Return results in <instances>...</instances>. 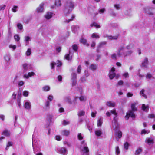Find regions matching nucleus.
Returning a JSON list of instances; mask_svg holds the SVG:
<instances>
[{"instance_id":"nucleus-1","label":"nucleus","mask_w":155,"mask_h":155,"mask_svg":"<svg viewBox=\"0 0 155 155\" xmlns=\"http://www.w3.org/2000/svg\"><path fill=\"white\" fill-rule=\"evenodd\" d=\"M133 47L132 45H130L127 46L126 48H124L123 46L120 47L117 53V56L118 57H125L127 56H129L132 53V51L130 50L127 51V52L125 53V52L127 51V50L131 49Z\"/></svg>"},{"instance_id":"nucleus-2","label":"nucleus","mask_w":155,"mask_h":155,"mask_svg":"<svg viewBox=\"0 0 155 155\" xmlns=\"http://www.w3.org/2000/svg\"><path fill=\"white\" fill-rule=\"evenodd\" d=\"M74 5L71 0H68L65 2L64 5L63 12L64 14L67 15L74 9Z\"/></svg>"},{"instance_id":"nucleus-3","label":"nucleus","mask_w":155,"mask_h":155,"mask_svg":"<svg viewBox=\"0 0 155 155\" xmlns=\"http://www.w3.org/2000/svg\"><path fill=\"white\" fill-rule=\"evenodd\" d=\"M114 115L113 120L112 121V128L114 130H116L119 127V124L117 122V113L116 112L115 109L113 110L110 111V112L107 111L106 113V115L107 116H110L111 115V113Z\"/></svg>"},{"instance_id":"nucleus-4","label":"nucleus","mask_w":155,"mask_h":155,"mask_svg":"<svg viewBox=\"0 0 155 155\" xmlns=\"http://www.w3.org/2000/svg\"><path fill=\"white\" fill-rule=\"evenodd\" d=\"M135 106V104L134 103L131 104V108L132 111H129L127 113L125 117L126 119L128 120L129 117H131L133 119L135 118V115L133 112V111H136L137 110V109Z\"/></svg>"},{"instance_id":"nucleus-5","label":"nucleus","mask_w":155,"mask_h":155,"mask_svg":"<svg viewBox=\"0 0 155 155\" xmlns=\"http://www.w3.org/2000/svg\"><path fill=\"white\" fill-rule=\"evenodd\" d=\"M35 137L34 134L33 135L32 137V147L34 153L36 155H43V154L41 152H39L40 150L37 148L35 149V146L36 145L37 142L35 141Z\"/></svg>"},{"instance_id":"nucleus-6","label":"nucleus","mask_w":155,"mask_h":155,"mask_svg":"<svg viewBox=\"0 0 155 155\" xmlns=\"http://www.w3.org/2000/svg\"><path fill=\"white\" fill-rule=\"evenodd\" d=\"M80 149L83 153H87L89 152V150L87 146V143L83 140L81 142L80 147Z\"/></svg>"},{"instance_id":"nucleus-7","label":"nucleus","mask_w":155,"mask_h":155,"mask_svg":"<svg viewBox=\"0 0 155 155\" xmlns=\"http://www.w3.org/2000/svg\"><path fill=\"white\" fill-rule=\"evenodd\" d=\"M115 71V69L114 67H112L110 72L109 77L110 79H112L115 77H116L117 79L119 77V75H116L114 71Z\"/></svg>"},{"instance_id":"nucleus-8","label":"nucleus","mask_w":155,"mask_h":155,"mask_svg":"<svg viewBox=\"0 0 155 155\" xmlns=\"http://www.w3.org/2000/svg\"><path fill=\"white\" fill-rule=\"evenodd\" d=\"M144 12L149 15H153L154 13L152 11V9L150 7H147L143 8Z\"/></svg>"},{"instance_id":"nucleus-9","label":"nucleus","mask_w":155,"mask_h":155,"mask_svg":"<svg viewBox=\"0 0 155 155\" xmlns=\"http://www.w3.org/2000/svg\"><path fill=\"white\" fill-rule=\"evenodd\" d=\"M58 153L63 155L67 154L68 152L66 149L64 147H62L58 149Z\"/></svg>"},{"instance_id":"nucleus-10","label":"nucleus","mask_w":155,"mask_h":155,"mask_svg":"<svg viewBox=\"0 0 155 155\" xmlns=\"http://www.w3.org/2000/svg\"><path fill=\"white\" fill-rule=\"evenodd\" d=\"M154 139L152 137L147 138L146 139L145 142L148 145L152 146L154 143Z\"/></svg>"},{"instance_id":"nucleus-11","label":"nucleus","mask_w":155,"mask_h":155,"mask_svg":"<svg viewBox=\"0 0 155 155\" xmlns=\"http://www.w3.org/2000/svg\"><path fill=\"white\" fill-rule=\"evenodd\" d=\"M148 59L147 58H145L142 62L141 67L143 68H147L148 67Z\"/></svg>"},{"instance_id":"nucleus-12","label":"nucleus","mask_w":155,"mask_h":155,"mask_svg":"<svg viewBox=\"0 0 155 155\" xmlns=\"http://www.w3.org/2000/svg\"><path fill=\"white\" fill-rule=\"evenodd\" d=\"M22 66L23 68V72H25L29 70L31 68V65L30 64L27 63H24L22 64Z\"/></svg>"},{"instance_id":"nucleus-13","label":"nucleus","mask_w":155,"mask_h":155,"mask_svg":"<svg viewBox=\"0 0 155 155\" xmlns=\"http://www.w3.org/2000/svg\"><path fill=\"white\" fill-rule=\"evenodd\" d=\"M44 4L41 3V4L37 8L36 11L38 13H42L44 12Z\"/></svg>"},{"instance_id":"nucleus-14","label":"nucleus","mask_w":155,"mask_h":155,"mask_svg":"<svg viewBox=\"0 0 155 155\" xmlns=\"http://www.w3.org/2000/svg\"><path fill=\"white\" fill-rule=\"evenodd\" d=\"M71 76L72 85L74 86L76 84V74L75 73H73L71 74Z\"/></svg>"},{"instance_id":"nucleus-15","label":"nucleus","mask_w":155,"mask_h":155,"mask_svg":"<svg viewBox=\"0 0 155 155\" xmlns=\"http://www.w3.org/2000/svg\"><path fill=\"white\" fill-rule=\"evenodd\" d=\"M51 68L52 69H54V66L55 65H56L57 67H59L61 66L62 65V63L61 62L58 60L57 61L56 63L54 62H52L51 64Z\"/></svg>"},{"instance_id":"nucleus-16","label":"nucleus","mask_w":155,"mask_h":155,"mask_svg":"<svg viewBox=\"0 0 155 155\" xmlns=\"http://www.w3.org/2000/svg\"><path fill=\"white\" fill-rule=\"evenodd\" d=\"M35 73L33 72H31L28 73H25L23 75V78H25L28 79L29 78L34 76Z\"/></svg>"},{"instance_id":"nucleus-17","label":"nucleus","mask_w":155,"mask_h":155,"mask_svg":"<svg viewBox=\"0 0 155 155\" xmlns=\"http://www.w3.org/2000/svg\"><path fill=\"white\" fill-rule=\"evenodd\" d=\"M24 107L26 109L30 110L31 109V103L29 101L25 102L24 105Z\"/></svg>"},{"instance_id":"nucleus-18","label":"nucleus","mask_w":155,"mask_h":155,"mask_svg":"<svg viewBox=\"0 0 155 155\" xmlns=\"http://www.w3.org/2000/svg\"><path fill=\"white\" fill-rule=\"evenodd\" d=\"M146 78L147 79H148L149 80H155V78L153 77L152 75L150 73H148L146 74Z\"/></svg>"},{"instance_id":"nucleus-19","label":"nucleus","mask_w":155,"mask_h":155,"mask_svg":"<svg viewBox=\"0 0 155 155\" xmlns=\"http://www.w3.org/2000/svg\"><path fill=\"white\" fill-rule=\"evenodd\" d=\"M84 73L85 75L83 76V77L81 78V81L82 82L85 81H86L85 78L88 77L89 75V74L87 71L85 70L84 71Z\"/></svg>"},{"instance_id":"nucleus-20","label":"nucleus","mask_w":155,"mask_h":155,"mask_svg":"<svg viewBox=\"0 0 155 155\" xmlns=\"http://www.w3.org/2000/svg\"><path fill=\"white\" fill-rule=\"evenodd\" d=\"M106 104L110 107H114L116 105V104L114 102L110 101L106 102Z\"/></svg>"},{"instance_id":"nucleus-21","label":"nucleus","mask_w":155,"mask_h":155,"mask_svg":"<svg viewBox=\"0 0 155 155\" xmlns=\"http://www.w3.org/2000/svg\"><path fill=\"white\" fill-rule=\"evenodd\" d=\"M70 132L69 130H64L61 131V134L63 136H68L70 134Z\"/></svg>"},{"instance_id":"nucleus-22","label":"nucleus","mask_w":155,"mask_h":155,"mask_svg":"<svg viewBox=\"0 0 155 155\" xmlns=\"http://www.w3.org/2000/svg\"><path fill=\"white\" fill-rule=\"evenodd\" d=\"M53 14V13L48 12L45 14L44 16L46 19H49L52 17Z\"/></svg>"},{"instance_id":"nucleus-23","label":"nucleus","mask_w":155,"mask_h":155,"mask_svg":"<svg viewBox=\"0 0 155 155\" xmlns=\"http://www.w3.org/2000/svg\"><path fill=\"white\" fill-rule=\"evenodd\" d=\"M71 18H69L66 19L64 21V23H68L70 21H72L74 18V16L73 15L70 14L69 15Z\"/></svg>"},{"instance_id":"nucleus-24","label":"nucleus","mask_w":155,"mask_h":155,"mask_svg":"<svg viewBox=\"0 0 155 155\" xmlns=\"http://www.w3.org/2000/svg\"><path fill=\"white\" fill-rule=\"evenodd\" d=\"M142 109L144 111L147 112L149 111V106L148 105H146L144 104H143L142 106Z\"/></svg>"},{"instance_id":"nucleus-25","label":"nucleus","mask_w":155,"mask_h":155,"mask_svg":"<svg viewBox=\"0 0 155 155\" xmlns=\"http://www.w3.org/2000/svg\"><path fill=\"white\" fill-rule=\"evenodd\" d=\"M80 42L81 43H82L84 45H86L87 46L89 45V44L87 42V40L83 38H82L80 40Z\"/></svg>"},{"instance_id":"nucleus-26","label":"nucleus","mask_w":155,"mask_h":155,"mask_svg":"<svg viewBox=\"0 0 155 155\" xmlns=\"http://www.w3.org/2000/svg\"><path fill=\"white\" fill-rule=\"evenodd\" d=\"M21 98V94H18L17 96V103L18 107H21L20 100Z\"/></svg>"},{"instance_id":"nucleus-27","label":"nucleus","mask_w":155,"mask_h":155,"mask_svg":"<svg viewBox=\"0 0 155 155\" xmlns=\"http://www.w3.org/2000/svg\"><path fill=\"white\" fill-rule=\"evenodd\" d=\"M4 59L6 62H9L10 59V54L9 53L6 54L4 56Z\"/></svg>"},{"instance_id":"nucleus-28","label":"nucleus","mask_w":155,"mask_h":155,"mask_svg":"<svg viewBox=\"0 0 155 155\" xmlns=\"http://www.w3.org/2000/svg\"><path fill=\"white\" fill-rule=\"evenodd\" d=\"M95 133L97 137L100 136L102 134V130L101 129L97 130L95 131Z\"/></svg>"},{"instance_id":"nucleus-29","label":"nucleus","mask_w":155,"mask_h":155,"mask_svg":"<svg viewBox=\"0 0 155 155\" xmlns=\"http://www.w3.org/2000/svg\"><path fill=\"white\" fill-rule=\"evenodd\" d=\"M103 122V118L102 117L99 118L97 122V125L98 127L101 126Z\"/></svg>"},{"instance_id":"nucleus-30","label":"nucleus","mask_w":155,"mask_h":155,"mask_svg":"<svg viewBox=\"0 0 155 155\" xmlns=\"http://www.w3.org/2000/svg\"><path fill=\"white\" fill-rule=\"evenodd\" d=\"M90 26L92 27L94 26L96 28H100V25L98 23L95 22H94L91 24Z\"/></svg>"},{"instance_id":"nucleus-31","label":"nucleus","mask_w":155,"mask_h":155,"mask_svg":"<svg viewBox=\"0 0 155 155\" xmlns=\"http://www.w3.org/2000/svg\"><path fill=\"white\" fill-rule=\"evenodd\" d=\"M50 89V86L48 85L42 87V90L45 92L48 91Z\"/></svg>"},{"instance_id":"nucleus-32","label":"nucleus","mask_w":155,"mask_h":155,"mask_svg":"<svg viewBox=\"0 0 155 155\" xmlns=\"http://www.w3.org/2000/svg\"><path fill=\"white\" fill-rule=\"evenodd\" d=\"M140 69L138 70L137 73V75L141 79L144 77V75L140 74Z\"/></svg>"},{"instance_id":"nucleus-33","label":"nucleus","mask_w":155,"mask_h":155,"mask_svg":"<svg viewBox=\"0 0 155 155\" xmlns=\"http://www.w3.org/2000/svg\"><path fill=\"white\" fill-rule=\"evenodd\" d=\"M106 42H101L98 45L97 50V51L98 52H99V48L102 47L103 45H105L106 44Z\"/></svg>"},{"instance_id":"nucleus-34","label":"nucleus","mask_w":155,"mask_h":155,"mask_svg":"<svg viewBox=\"0 0 155 155\" xmlns=\"http://www.w3.org/2000/svg\"><path fill=\"white\" fill-rule=\"evenodd\" d=\"M150 132L149 130H145V129H143L141 131V134H149Z\"/></svg>"},{"instance_id":"nucleus-35","label":"nucleus","mask_w":155,"mask_h":155,"mask_svg":"<svg viewBox=\"0 0 155 155\" xmlns=\"http://www.w3.org/2000/svg\"><path fill=\"white\" fill-rule=\"evenodd\" d=\"M142 151V149L141 148H139L137 149L135 152L136 155L139 154Z\"/></svg>"},{"instance_id":"nucleus-36","label":"nucleus","mask_w":155,"mask_h":155,"mask_svg":"<svg viewBox=\"0 0 155 155\" xmlns=\"http://www.w3.org/2000/svg\"><path fill=\"white\" fill-rule=\"evenodd\" d=\"M89 68L93 71H94L96 70L97 66L95 65L92 64L90 66Z\"/></svg>"},{"instance_id":"nucleus-37","label":"nucleus","mask_w":155,"mask_h":155,"mask_svg":"<svg viewBox=\"0 0 155 155\" xmlns=\"http://www.w3.org/2000/svg\"><path fill=\"white\" fill-rule=\"evenodd\" d=\"M55 5L57 7L60 6L61 5L60 0H56L55 3Z\"/></svg>"},{"instance_id":"nucleus-38","label":"nucleus","mask_w":155,"mask_h":155,"mask_svg":"<svg viewBox=\"0 0 155 155\" xmlns=\"http://www.w3.org/2000/svg\"><path fill=\"white\" fill-rule=\"evenodd\" d=\"M45 109L46 110H48L50 108V102L47 101H46V102L45 103Z\"/></svg>"},{"instance_id":"nucleus-39","label":"nucleus","mask_w":155,"mask_h":155,"mask_svg":"<svg viewBox=\"0 0 155 155\" xmlns=\"http://www.w3.org/2000/svg\"><path fill=\"white\" fill-rule=\"evenodd\" d=\"M18 6L14 5L12 8V11L14 12H16L18 10Z\"/></svg>"},{"instance_id":"nucleus-40","label":"nucleus","mask_w":155,"mask_h":155,"mask_svg":"<svg viewBox=\"0 0 155 155\" xmlns=\"http://www.w3.org/2000/svg\"><path fill=\"white\" fill-rule=\"evenodd\" d=\"M2 134L6 136H8L10 135V133L8 131L5 130L2 132Z\"/></svg>"},{"instance_id":"nucleus-41","label":"nucleus","mask_w":155,"mask_h":155,"mask_svg":"<svg viewBox=\"0 0 155 155\" xmlns=\"http://www.w3.org/2000/svg\"><path fill=\"white\" fill-rule=\"evenodd\" d=\"M31 53V49L30 48H28L25 52V54L27 56H30Z\"/></svg>"},{"instance_id":"nucleus-42","label":"nucleus","mask_w":155,"mask_h":155,"mask_svg":"<svg viewBox=\"0 0 155 155\" xmlns=\"http://www.w3.org/2000/svg\"><path fill=\"white\" fill-rule=\"evenodd\" d=\"M120 151L118 146H117L115 147V154L116 155H118L120 154Z\"/></svg>"},{"instance_id":"nucleus-43","label":"nucleus","mask_w":155,"mask_h":155,"mask_svg":"<svg viewBox=\"0 0 155 155\" xmlns=\"http://www.w3.org/2000/svg\"><path fill=\"white\" fill-rule=\"evenodd\" d=\"M64 100L66 102L71 103V100L69 96H67L64 98Z\"/></svg>"},{"instance_id":"nucleus-44","label":"nucleus","mask_w":155,"mask_h":155,"mask_svg":"<svg viewBox=\"0 0 155 155\" xmlns=\"http://www.w3.org/2000/svg\"><path fill=\"white\" fill-rule=\"evenodd\" d=\"M114 7L117 10H119L121 7L120 5L119 4H114Z\"/></svg>"},{"instance_id":"nucleus-45","label":"nucleus","mask_w":155,"mask_h":155,"mask_svg":"<svg viewBox=\"0 0 155 155\" xmlns=\"http://www.w3.org/2000/svg\"><path fill=\"white\" fill-rule=\"evenodd\" d=\"M117 137L119 138H120L122 136V133L120 131H118L117 133L116 134Z\"/></svg>"},{"instance_id":"nucleus-46","label":"nucleus","mask_w":155,"mask_h":155,"mask_svg":"<svg viewBox=\"0 0 155 155\" xmlns=\"http://www.w3.org/2000/svg\"><path fill=\"white\" fill-rule=\"evenodd\" d=\"M91 37L93 38H99V35L96 33H94L93 34Z\"/></svg>"},{"instance_id":"nucleus-47","label":"nucleus","mask_w":155,"mask_h":155,"mask_svg":"<svg viewBox=\"0 0 155 155\" xmlns=\"http://www.w3.org/2000/svg\"><path fill=\"white\" fill-rule=\"evenodd\" d=\"M144 90L143 89H142L141 91H140V95L144 97L145 98H147V96L145 94H144Z\"/></svg>"},{"instance_id":"nucleus-48","label":"nucleus","mask_w":155,"mask_h":155,"mask_svg":"<svg viewBox=\"0 0 155 155\" xmlns=\"http://www.w3.org/2000/svg\"><path fill=\"white\" fill-rule=\"evenodd\" d=\"M14 38L15 41L17 42L20 39V38L18 35H15Z\"/></svg>"},{"instance_id":"nucleus-49","label":"nucleus","mask_w":155,"mask_h":155,"mask_svg":"<svg viewBox=\"0 0 155 155\" xmlns=\"http://www.w3.org/2000/svg\"><path fill=\"white\" fill-rule=\"evenodd\" d=\"M109 12L112 16H116V13L111 9H109Z\"/></svg>"},{"instance_id":"nucleus-50","label":"nucleus","mask_w":155,"mask_h":155,"mask_svg":"<svg viewBox=\"0 0 155 155\" xmlns=\"http://www.w3.org/2000/svg\"><path fill=\"white\" fill-rule=\"evenodd\" d=\"M70 51H69V54H66L65 56V58L66 60H70L71 59V57H70Z\"/></svg>"},{"instance_id":"nucleus-51","label":"nucleus","mask_w":155,"mask_h":155,"mask_svg":"<svg viewBox=\"0 0 155 155\" xmlns=\"http://www.w3.org/2000/svg\"><path fill=\"white\" fill-rule=\"evenodd\" d=\"M118 38V36H108V38L109 39H117Z\"/></svg>"},{"instance_id":"nucleus-52","label":"nucleus","mask_w":155,"mask_h":155,"mask_svg":"<svg viewBox=\"0 0 155 155\" xmlns=\"http://www.w3.org/2000/svg\"><path fill=\"white\" fill-rule=\"evenodd\" d=\"M85 113V112L84 111L81 110L78 112V115L79 117L82 116L84 115Z\"/></svg>"},{"instance_id":"nucleus-53","label":"nucleus","mask_w":155,"mask_h":155,"mask_svg":"<svg viewBox=\"0 0 155 155\" xmlns=\"http://www.w3.org/2000/svg\"><path fill=\"white\" fill-rule=\"evenodd\" d=\"M12 145V142H10V141L8 142L7 144V146H6V150L8 149L9 148V147L10 146H11Z\"/></svg>"},{"instance_id":"nucleus-54","label":"nucleus","mask_w":155,"mask_h":155,"mask_svg":"<svg viewBox=\"0 0 155 155\" xmlns=\"http://www.w3.org/2000/svg\"><path fill=\"white\" fill-rule=\"evenodd\" d=\"M18 85L19 86H21L25 84L24 82L23 81H20L18 82Z\"/></svg>"},{"instance_id":"nucleus-55","label":"nucleus","mask_w":155,"mask_h":155,"mask_svg":"<svg viewBox=\"0 0 155 155\" xmlns=\"http://www.w3.org/2000/svg\"><path fill=\"white\" fill-rule=\"evenodd\" d=\"M79 100L81 101L84 102L86 100V97L83 96H81L79 97Z\"/></svg>"},{"instance_id":"nucleus-56","label":"nucleus","mask_w":155,"mask_h":155,"mask_svg":"<svg viewBox=\"0 0 155 155\" xmlns=\"http://www.w3.org/2000/svg\"><path fill=\"white\" fill-rule=\"evenodd\" d=\"M149 118L152 119L155 118V115L154 114H149L148 116Z\"/></svg>"},{"instance_id":"nucleus-57","label":"nucleus","mask_w":155,"mask_h":155,"mask_svg":"<svg viewBox=\"0 0 155 155\" xmlns=\"http://www.w3.org/2000/svg\"><path fill=\"white\" fill-rule=\"evenodd\" d=\"M78 138L79 140H82L83 138V136L81 133H78Z\"/></svg>"},{"instance_id":"nucleus-58","label":"nucleus","mask_w":155,"mask_h":155,"mask_svg":"<svg viewBox=\"0 0 155 155\" xmlns=\"http://www.w3.org/2000/svg\"><path fill=\"white\" fill-rule=\"evenodd\" d=\"M30 40V38L28 36H26L25 37V41L26 42V45L28 43V41Z\"/></svg>"},{"instance_id":"nucleus-59","label":"nucleus","mask_w":155,"mask_h":155,"mask_svg":"<svg viewBox=\"0 0 155 155\" xmlns=\"http://www.w3.org/2000/svg\"><path fill=\"white\" fill-rule=\"evenodd\" d=\"M6 7L5 5H0V11L4 10Z\"/></svg>"},{"instance_id":"nucleus-60","label":"nucleus","mask_w":155,"mask_h":155,"mask_svg":"<svg viewBox=\"0 0 155 155\" xmlns=\"http://www.w3.org/2000/svg\"><path fill=\"white\" fill-rule=\"evenodd\" d=\"M9 47L10 48H12L14 50L16 49V46L15 45L11 44L9 45Z\"/></svg>"},{"instance_id":"nucleus-61","label":"nucleus","mask_w":155,"mask_h":155,"mask_svg":"<svg viewBox=\"0 0 155 155\" xmlns=\"http://www.w3.org/2000/svg\"><path fill=\"white\" fill-rule=\"evenodd\" d=\"M29 92L27 91H24L23 92V95L25 97H27L29 94Z\"/></svg>"},{"instance_id":"nucleus-62","label":"nucleus","mask_w":155,"mask_h":155,"mask_svg":"<svg viewBox=\"0 0 155 155\" xmlns=\"http://www.w3.org/2000/svg\"><path fill=\"white\" fill-rule=\"evenodd\" d=\"M129 146V144L127 142H126L124 144V148L126 150H127Z\"/></svg>"},{"instance_id":"nucleus-63","label":"nucleus","mask_w":155,"mask_h":155,"mask_svg":"<svg viewBox=\"0 0 155 155\" xmlns=\"http://www.w3.org/2000/svg\"><path fill=\"white\" fill-rule=\"evenodd\" d=\"M122 76L125 78H128L129 77V74L128 72H125L122 74Z\"/></svg>"},{"instance_id":"nucleus-64","label":"nucleus","mask_w":155,"mask_h":155,"mask_svg":"<svg viewBox=\"0 0 155 155\" xmlns=\"http://www.w3.org/2000/svg\"><path fill=\"white\" fill-rule=\"evenodd\" d=\"M17 27L19 29H22L23 28L22 25L20 23H18L17 24Z\"/></svg>"}]
</instances>
